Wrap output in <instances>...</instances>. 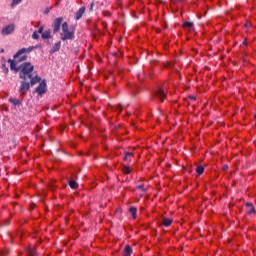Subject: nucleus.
Here are the masks:
<instances>
[{
	"instance_id": "f257e3e1",
	"label": "nucleus",
	"mask_w": 256,
	"mask_h": 256,
	"mask_svg": "<svg viewBox=\"0 0 256 256\" xmlns=\"http://www.w3.org/2000/svg\"><path fill=\"white\" fill-rule=\"evenodd\" d=\"M33 49H35V47L30 46L28 48H22L18 50L17 53L14 55V59L9 60L11 71L19 73V69H17V65H19V63H23V61H27V55H29V53H31Z\"/></svg>"
},
{
	"instance_id": "f03ea898",
	"label": "nucleus",
	"mask_w": 256,
	"mask_h": 256,
	"mask_svg": "<svg viewBox=\"0 0 256 256\" xmlns=\"http://www.w3.org/2000/svg\"><path fill=\"white\" fill-rule=\"evenodd\" d=\"M18 71H20V79H23L24 81L28 79H31V73H33V65L29 62H25L22 65H17Z\"/></svg>"
},
{
	"instance_id": "7ed1b4c3",
	"label": "nucleus",
	"mask_w": 256,
	"mask_h": 256,
	"mask_svg": "<svg viewBox=\"0 0 256 256\" xmlns=\"http://www.w3.org/2000/svg\"><path fill=\"white\" fill-rule=\"evenodd\" d=\"M75 36V32L69 31V24L67 22H64L62 24V33H61V39L62 41H67L73 39Z\"/></svg>"
},
{
	"instance_id": "20e7f679",
	"label": "nucleus",
	"mask_w": 256,
	"mask_h": 256,
	"mask_svg": "<svg viewBox=\"0 0 256 256\" xmlns=\"http://www.w3.org/2000/svg\"><path fill=\"white\" fill-rule=\"evenodd\" d=\"M61 23H63V17L56 18L53 22V33H59V29H61Z\"/></svg>"
},
{
	"instance_id": "39448f33",
	"label": "nucleus",
	"mask_w": 256,
	"mask_h": 256,
	"mask_svg": "<svg viewBox=\"0 0 256 256\" xmlns=\"http://www.w3.org/2000/svg\"><path fill=\"white\" fill-rule=\"evenodd\" d=\"M155 97L157 99H159L161 101V103H163V101H165V99H167V92H165V90L163 88H159L156 91Z\"/></svg>"
},
{
	"instance_id": "423d86ee",
	"label": "nucleus",
	"mask_w": 256,
	"mask_h": 256,
	"mask_svg": "<svg viewBox=\"0 0 256 256\" xmlns=\"http://www.w3.org/2000/svg\"><path fill=\"white\" fill-rule=\"evenodd\" d=\"M15 31V24H9L6 27H4L1 31V35L6 36V35H11Z\"/></svg>"
},
{
	"instance_id": "0eeeda50",
	"label": "nucleus",
	"mask_w": 256,
	"mask_h": 256,
	"mask_svg": "<svg viewBox=\"0 0 256 256\" xmlns=\"http://www.w3.org/2000/svg\"><path fill=\"white\" fill-rule=\"evenodd\" d=\"M30 87H31V86H30L29 82L23 81V82L21 83L20 90H19L20 95H21L22 97H23L24 95H27V91H29Z\"/></svg>"
},
{
	"instance_id": "6e6552de",
	"label": "nucleus",
	"mask_w": 256,
	"mask_h": 256,
	"mask_svg": "<svg viewBox=\"0 0 256 256\" xmlns=\"http://www.w3.org/2000/svg\"><path fill=\"white\" fill-rule=\"evenodd\" d=\"M47 91V84L45 82H41L39 86L36 88V93L38 95H43Z\"/></svg>"
},
{
	"instance_id": "1a4fd4ad",
	"label": "nucleus",
	"mask_w": 256,
	"mask_h": 256,
	"mask_svg": "<svg viewBox=\"0 0 256 256\" xmlns=\"http://www.w3.org/2000/svg\"><path fill=\"white\" fill-rule=\"evenodd\" d=\"M182 27L183 29H185L186 31H195V27L193 25V22H187L185 21L183 24H182Z\"/></svg>"
},
{
	"instance_id": "9d476101",
	"label": "nucleus",
	"mask_w": 256,
	"mask_h": 256,
	"mask_svg": "<svg viewBox=\"0 0 256 256\" xmlns=\"http://www.w3.org/2000/svg\"><path fill=\"white\" fill-rule=\"evenodd\" d=\"M86 8L85 6L81 7L75 14V19L76 21H79V19H81V17H83V15L85 14Z\"/></svg>"
},
{
	"instance_id": "9b49d317",
	"label": "nucleus",
	"mask_w": 256,
	"mask_h": 256,
	"mask_svg": "<svg viewBox=\"0 0 256 256\" xmlns=\"http://www.w3.org/2000/svg\"><path fill=\"white\" fill-rule=\"evenodd\" d=\"M173 223V219L171 218H163L162 220V225H164V227H171Z\"/></svg>"
},
{
	"instance_id": "f8f14e48",
	"label": "nucleus",
	"mask_w": 256,
	"mask_h": 256,
	"mask_svg": "<svg viewBox=\"0 0 256 256\" xmlns=\"http://www.w3.org/2000/svg\"><path fill=\"white\" fill-rule=\"evenodd\" d=\"M131 253H133V248H131L129 245H126L123 251V256H131Z\"/></svg>"
},
{
	"instance_id": "ddd939ff",
	"label": "nucleus",
	"mask_w": 256,
	"mask_h": 256,
	"mask_svg": "<svg viewBox=\"0 0 256 256\" xmlns=\"http://www.w3.org/2000/svg\"><path fill=\"white\" fill-rule=\"evenodd\" d=\"M246 207H248V215H255L256 214V211H255V208L253 207V204L246 203Z\"/></svg>"
},
{
	"instance_id": "4468645a",
	"label": "nucleus",
	"mask_w": 256,
	"mask_h": 256,
	"mask_svg": "<svg viewBox=\"0 0 256 256\" xmlns=\"http://www.w3.org/2000/svg\"><path fill=\"white\" fill-rule=\"evenodd\" d=\"M129 213L131 214L132 219H137V208L130 207L129 208Z\"/></svg>"
},
{
	"instance_id": "2eb2a0df",
	"label": "nucleus",
	"mask_w": 256,
	"mask_h": 256,
	"mask_svg": "<svg viewBox=\"0 0 256 256\" xmlns=\"http://www.w3.org/2000/svg\"><path fill=\"white\" fill-rule=\"evenodd\" d=\"M9 102L14 105V107H17V105H21V100L17 98H9Z\"/></svg>"
},
{
	"instance_id": "dca6fc26",
	"label": "nucleus",
	"mask_w": 256,
	"mask_h": 256,
	"mask_svg": "<svg viewBox=\"0 0 256 256\" xmlns=\"http://www.w3.org/2000/svg\"><path fill=\"white\" fill-rule=\"evenodd\" d=\"M131 171H133V169H131L128 165H124L122 167V173H124V175H129Z\"/></svg>"
},
{
	"instance_id": "f3484780",
	"label": "nucleus",
	"mask_w": 256,
	"mask_h": 256,
	"mask_svg": "<svg viewBox=\"0 0 256 256\" xmlns=\"http://www.w3.org/2000/svg\"><path fill=\"white\" fill-rule=\"evenodd\" d=\"M204 172H205V168L202 165H198L196 167V173H197L198 176L203 175Z\"/></svg>"
},
{
	"instance_id": "a211bd4d",
	"label": "nucleus",
	"mask_w": 256,
	"mask_h": 256,
	"mask_svg": "<svg viewBox=\"0 0 256 256\" xmlns=\"http://www.w3.org/2000/svg\"><path fill=\"white\" fill-rule=\"evenodd\" d=\"M43 33V27H40L38 31H35L32 35L33 39H39V34Z\"/></svg>"
},
{
	"instance_id": "6ab92c4d",
	"label": "nucleus",
	"mask_w": 256,
	"mask_h": 256,
	"mask_svg": "<svg viewBox=\"0 0 256 256\" xmlns=\"http://www.w3.org/2000/svg\"><path fill=\"white\" fill-rule=\"evenodd\" d=\"M42 39H51V31L47 30L41 33Z\"/></svg>"
},
{
	"instance_id": "aec40b11",
	"label": "nucleus",
	"mask_w": 256,
	"mask_h": 256,
	"mask_svg": "<svg viewBox=\"0 0 256 256\" xmlns=\"http://www.w3.org/2000/svg\"><path fill=\"white\" fill-rule=\"evenodd\" d=\"M30 79H31L30 80L31 85H35V84H37L41 81V77H39V76H35L33 78H30Z\"/></svg>"
},
{
	"instance_id": "412c9836",
	"label": "nucleus",
	"mask_w": 256,
	"mask_h": 256,
	"mask_svg": "<svg viewBox=\"0 0 256 256\" xmlns=\"http://www.w3.org/2000/svg\"><path fill=\"white\" fill-rule=\"evenodd\" d=\"M123 159H124V161H132L133 153H131V152L126 153Z\"/></svg>"
},
{
	"instance_id": "4be33fe9",
	"label": "nucleus",
	"mask_w": 256,
	"mask_h": 256,
	"mask_svg": "<svg viewBox=\"0 0 256 256\" xmlns=\"http://www.w3.org/2000/svg\"><path fill=\"white\" fill-rule=\"evenodd\" d=\"M69 186L71 187V189H77V187H79V184H77L75 180H70Z\"/></svg>"
},
{
	"instance_id": "5701e85b",
	"label": "nucleus",
	"mask_w": 256,
	"mask_h": 256,
	"mask_svg": "<svg viewBox=\"0 0 256 256\" xmlns=\"http://www.w3.org/2000/svg\"><path fill=\"white\" fill-rule=\"evenodd\" d=\"M37 251L35 249L29 248L28 249V256H36Z\"/></svg>"
},
{
	"instance_id": "b1692460",
	"label": "nucleus",
	"mask_w": 256,
	"mask_h": 256,
	"mask_svg": "<svg viewBox=\"0 0 256 256\" xmlns=\"http://www.w3.org/2000/svg\"><path fill=\"white\" fill-rule=\"evenodd\" d=\"M136 189H140V191H146L145 186L143 184L138 185Z\"/></svg>"
},
{
	"instance_id": "393cba45",
	"label": "nucleus",
	"mask_w": 256,
	"mask_h": 256,
	"mask_svg": "<svg viewBox=\"0 0 256 256\" xmlns=\"http://www.w3.org/2000/svg\"><path fill=\"white\" fill-rule=\"evenodd\" d=\"M116 111H118V113H121L123 111V106L118 105L117 108H116Z\"/></svg>"
},
{
	"instance_id": "a878e982",
	"label": "nucleus",
	"mask_w": 256,
	"mask_h": 256,
	"mask_svg": "<svg viewBox=\"0 0 256 256\" xmlns=\"http://www.w3.org/2000/svg\"><path fill=\"white\" fill-rule=\"evenodd\" d=\"M19 3H21V0H13L12 6L19 5Z\"/></svg>"
},
{
	"instance_id": "bb28decb",
	"label": "nucleus",
	"mask_w": 256,
	"mask_h": 256,
	"mask_svg": "<svg viewBox=\"0 0 256 256\" xmlns=\"http://www.w3.org/2000/svg\"><path fill=\"white\" fill-rule=\"evenodd\" d=\"M59 47H60L59 44H56V45H55V48H54V50H53V53H55V51H59Z\"/></svg>"
},
{
	"instance_id": "cd10ccee",
	"label": "nucleus",
	"mask_w": 256,
	"mask_h": 256,
	"mask_svg": "<svg viewBox=\"0 0 256 256\" xmlns=\"http://www.w3.org/2000/svg\"><path fill=\"white\" fill-rule=\"evenodd\" d=\"M5 73H9V68H5V65H3Z\"/></svg>"
},
{
	"instance_id": "c85d7f7f",
	"label": "nucleus",
	"mask_w": 256,
	"mask_h": 256,
	"mask_svg": "<svg viewBox=\"0 0 256 256\" xmlns=\"http://www.w3.org/2000/svg\"><path fill=\"white\" fill-rule=\"evenodd\" d=\"M223 169H224V171H227V170L229 169V166L224 165V166H223Z\"/></svg>"
},
{
	"instance_id": "c756f323",
	"label": "nucleus",
	"mask_w": 256,
	"mask_h": 256,
	"mask_svg": "<svg viewBox=\"0 0 256 256\" xmlns=\"http://www.w3.org/2000/svg\"><path fill=\"white\" fill-rule=\"evenodd\" d=\"M244 25L245 27H249V22H246Z\"/></svg>"
},
{
	"instance_id": "7c9ffc66",
	"label": "nucleus",
	"mask_w": 256,
	"mask_h": 256,
	"mask_svg": "<svg viewBox=\"0 0 256 256\" xmlns=\"http://www.w3.org/2000/svg\"><path fill=\"white\" fill-rule=\"evenodd\" d=\"M176 1H178V3H181V2H183V1H185V0H176Z\"/></svg>"
},
{
	"instance_id": "2f4dec72",
	"label": "nucleus",
	"mask_w": 256,
	"mask_h": 256,
	"mask_svg": "<svg viewBox=\"0 0 256 256\" xmlns=\"http://www.w3.org/2000/svg\"><path fill=\"white\" fill-rule=\"evenodd\" d=\"M91 9H93V3L91 4Z\"/></svg>"
},
{
	"instance_id": "473e14b6",
	"label": "nucleus",
	"mask_w": 256,
	"mask_h": 256,
	"mask_svg": "<svg viewBox=\"0 0 256 256\" xmlns=\"http://www.w3.org/2000/svg\"><path fill=\"white\" fill-rule=\"evenodd\" d=\"M49 12V10H46V13H48Z\"/></svg>"
},
{
	"instance_id": "72a5a7b5",
	"label": "nucleus",
	"mask_w": 256,
	"mask_h": 256,
	"mask_svg": "<svg viewBox=\"0 0 256 256\" xmlns=\"http://www.w3.org/2000/svg\"><path fill=\"white\" fill-rule=\"evenodd\" d=\"M254 117H255V119H256V114H255V116H254Z\"/></svg>"
}]
</instances>
